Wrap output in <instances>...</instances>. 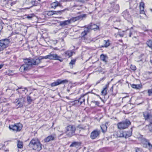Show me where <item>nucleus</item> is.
Instances as JSON below:
<instances>
[{
	"instance_id": "nucleus-18",
	"label": "nucleus",
	"mask_w": 152,
	"mask_h": 152,
	"mask_svg": "<svg viewBox=\"0 0 152 152\" xmlns=\"http://www.w3.org/2000/svg\"><path fill=\"white\" fill-rule=\"evenodd\" d=\"M133 127H131V131H125L124 132V137L125 138H128L130 137L132 135V129Z\"/></svg>"
},
{
	"instance_id": "nucleus-20",
	"label": "nucleus",
	"mask_w": 152,
	"mask_h": 152,
	"mask_svg": "<svg viewBox=\"0 0 152 152\" xmlns=\"http://www.w3.org/2000/svg\"><path fill=\"white\" fill-rule=\"evenodd\" d=\"M73 53H75L74 51L72 50H68L65 52V56H68V57H71Z\"/></svg>"
},
{
	"instance_id": "nucleus-14",
	"label": "nucleus",
	"mask_w": 152,
	"mask_h": 152,
	"mask_svg": "<svg viewBox=\"0 0 152 152\" xmlns=\"http://www.w3.org/2000/svg\"><path fill=\"white\" fill-rule=\"evenodd\" d=\"M87 27L88 28L89 30L90 29H92L95 31L99 29V27L98 26L93 23H91Z\"/></svg>"
},
{
	"instance_id": "nucleus-3",
	"label": "nucleus",
	"mask_w": 152,
	"mask_h": 152,
	"mask_svg": "<svg viewBox=\"0 0 152 152\" xmlns=\"http://www.w3.org/2000/svg\"><path fill=\"white\" fill-rule=\"evenodd\" d=\"M143 115L145 120L150 123V124L145 126L146 129H148L149 131L152 132V115L145 112L143 113Z\"/></svg>"
},
{
	"instance_id": "nucleus-17",
	"label": "nucleus",
	"mask_w": 152,
	"mask_h": 152,
	"mask_svg": "<svg viewBox=\"0 0 152 152\" xmlns=\"http://www.w3.org/2000/svg\"><path fill=\"white\" fill-rule=\"evenodd\" d=\"M81 145V143L76 142H72V144L70 145V147H75L77 148H79Z\"/></svg>"
},
{
	"instance_id": "nucleus-29",
	"label": "nucleus",
	"mask_w": 152,
	"mask_h": 152,
	"mask_svg": "<svg viewBox=\"0 0 152 152\" xmlns=\"http://www.w3.org/2000/svg\"><path fill=\"white\" fill-rule=\"evenodd\" d=\"M107 56L104 54H102L100 56L101 59L104 61L106 62L107 59Z\"/></svg>"
},
{
	"instance_id": "nucleus-43",
	"label": "nucleus",
	"mask_w": 152,
	"mask_h": 152,
	"mask_svg": "<svg viewBox=\"0 0 152 152\" xmlns=\"http://www.w3.org/2000/svg\"><path fill=\"white\" fill-rule=\"evenodd\" d=\"M83 100V102H84L85 101V100H84V98H83V96H81V98L80 99V100Z\"/></svg>"
},
{
	"instance_id": "nucleus-46",
	"label": "nucleus",
	"mask_w": 152,
	"mask_h": 152,
	"mask_svg": "<svg viewBox=\"0 0 152 152\" xmlns=\"http://www.w3.org/2000/svg\"><path fill=\"white\" fill-rule=\"evenodd\" d=\"M119 35L121 37H123V34H119Z\"/></svg>"
},
{
	"instance_id": "nucleus-27",
	"label": "nucleus",
	"mask_w": 152,
	"mask_h": 152,
	"mask_svg": "<svg viewBox=\"0 0 152 152\" xmlns=\"http://www.w3.org/2000/svg\"><path fill=\"white\" fill-rule=\"evenodd\" d=\"M88 28V27L85 28L83 32L81 33V35L83 37L86 35L89 31Z\"/></svg>"
},
{
	"instance_id": "nucleus-33",
	"label": "nucleus",
	"mask_w": 152,
	"mask_h": 152,
	"mask_svg": "<svg viewBox=\"0 0 152 152\" xmlns=\"http://www.w3.org/2000/svg\"><path fill=\"white\" fill-rule=\"evenodd\" d=\"M146 44L148 47L152 49V40H149L147 41L146 42Z\"/></svg>"
},
{
	"instance_id": "nucleus-35",
	"label": "nucleus",
	"mask_w": 152,
	"mask_h": 152,
	"mask_svg": "<svg viewBox=\"0 0 152 152\" xmlns=\"http://www.w3.org/2000/svg\"><path fill=\"white\" fill-rule=\"evenodd\" d=\"M26 88H18L17 90L18 91V92L20 93H22V91H24L25 90H26Z\"/></svg>"
},
{
	"instance_id": "nucleus-5",
	"label": "nucleus",
	"mask_w": 152,
	"mask_h": 152,
	"mask_svg": "<svg viewBox=\"0 0 152 152\" xmlns=\"http://www.w3.org/2000/svg\"><path fill=\"white\" fill-rule=\"evenodd\" d=\"M75 127L72 125H69L66 128V133L69 137H71L75 134Z\"/></svg>"
},
{
	"instance_id": "nucleus-28",
	"label": "nucleus",
	"mask_w": 152,
	"mask_h": 152,
	"mask_svg": "<svg viewBox=\"0 0 152 152\" xmlns=\"http://www.w3.org/2000/svg\"><path fill=\"white\" fill-rule=\"evenodd\" d=\"M117 136L118 137H124V134L123 132L119 131L117 132Z\"/></svg>"
},
{
	"instance_id": "nucleus-16",
	"label": "nucleus",
	"mask_w": 152,
	"mask_h": 152,
	"mask_svg": "<svg viewBox=\"0 0 152 152\" xmlns=\"http://www.w3.org/2000/svg\"><path fill=\"white\" fill-rule=\"evenodd\" d=\"M53 60H58L60 62H62L63 59L60 56H58L56 54H52Z\"/></svg>"
},
{
	"instance_id": "nucleus-9",
	"label": "nucleus",
	"mask_w": 152,
	"mask_h": 152,
	"mask_svg": "<svg viewBox=\"0 0 152 152\" xmlns=\"http://www.w3.org/2000/svg\"><path fill=\"white\" fill-rule=\"evenodd\" d=\"M68 81L67 80H61V79H58L55 82L52 83L51 84L52 87L55 86L62 84L67 83Z\"/></svg>"
},
{
	"instance_id": "nucleus-1",
	"label": "nucleus",
	"mask_w": 152,
	"mask_h": 152,
	"mask_svg": "<svg viewBox=\"0 0 152 152\" xmlns=\"http://www.w3.org/2000/svg\"><path fill=\"white\" fill-rule=\"evenodd\" d=\"M42 59H49L53 60L52 54L44 56L39 57L37 58L34 59L31 58H26L24 60L25 64L22 65L20 68V70L21 72H24L28 70L30 67L33 65H36L39 64L40 60Z\"/></svg>"
},
{
	"instance_id": "nucleus-10",
	"label": "nucleus",
	"mask_w": 152,
	"mask_h": 152,
	"mask_svg": "<svg viewBox=\"0 0 152 152\" xmlns=\"http://www.w3.org/2000/svg\"><path fill=\"white\" fill-rule=\"evenodd\" d=\"M86 14H82L76 17L72 18L69 20L71 23L72 22H74L78 20H82L83 18H86Z\"/></svg>"
},
{
	"instance_id": "nucleus-6",
	"label": "nucleus",
	"mask_w": 152,
	"mask_h": 152,
	"mask_svg": "<svg viewBox=\"0 0 152 152\" xmlns=\"http://www.w3.org/2000/svg\"><path fill=\"white\" fill-rule=\"evenodd\" d=\"M22 128V125L20 123H17L10 125L9 128L14 132H17L20 131Z\"/></svg>"
},
{
	"instance_id": "nucleus-51",
	"label": "nucleus",
	"mask_w": 152,
	"mask_h": 152,
	"mask_svg": "<svg viewBox=\"0 0 152 152\" xmlns=\"http://www.w3.org/2000/svg\"><path fill=\"white\" fill-rule=\"evenodd\" d=\"M121 41L122 42V40H121Z\"/></svg>"
},
{
	"instance_id": "nucleus-37",
	"label": "nucleus",
	"mask_w": 152,
	"mask_h": 152,
	"mask_svg": "<svg viewBox=\"0 0 152 152\" xmlns=\"http://www.w3.org/2000/svg\"><path fill=\"white\" fill-rule=\"evenodd\" d=\"M34 16V15L33 14H30L29 15H28L26 18L28 19H31Z\"/></svg>"
},
{
	"instance_id": "nucleus-11",
	"label": "nucleus",
	"mask_w": 152,
	"mask_h": 152,
	"mask_svg": "<svg viewBox=\"0 0 152 152\" xmlns=\"http://www.w3.org/2000/svg\"><path fill=\"white\" fill-rule=\"evenodd\" d=\"M110 7H112L110 11L113 10L115 13L118 12L119 10V6L118 4L115 3L114 2H112L110 3Z\"/></svg>"
},
{
	"instance_id": "nucleus-49",
	"label": "nucleus",
	"mask_w": 152,
	"mask_h": 152,
	"mask_svg": "<svg viewBox=\"0 0 152 152\" xmlns=\"http://www.w3.org/2000/svg\"><path fill=\"white\" fill-rule=\"evenodd\" d=\"M77 74V72H75L73 73L75 75Z\"/></svg>"
},
{
	"instance_id": "nucleus-30",
	"label": "nucleus",
	"mask_w": 152,
	"mask_h": 152,
	"mask_svg": "<svg viewBox=\"0 0 152 152\" xmlns=\"http://www.w3.org/2000/svg\"><path fill=\"white\" fill-rule=\"evenodd\" d=\"M76 60L75 59H73L71 60L70 62L69 63V65L71 68L73 67V65L75 64L76 62Z\"/></svg>"
},
{
	"instance_id": "nucleus-47",
	"label": "nucleus",
	"mask_w": 152,
	"mask_h": 152,
	"mask_svg": "<svg viewBox=\"0 0 152 152\" xmlns=\"http://www.w3.org/2000/svg\"><path fill=\"white\" fill-rule=\"evenodd\" d=\"M151 63V64H152V60H150Z\"/></svg>"
},
{
	"instance_id": "nucleus-7",
	"label": "nucleus",
	"mask_w": 152,
	"mask_h": 152,
	"mask_svg": "<svg viewBox=\"0 0 152 152\" xmlns=\"http://www.w3.org/2000/svg\"><path fill=\"white\" fill-rule=\"evenodd\" d=\"M9 39H5L0 40V51H1L7 48L10 43Z\"/></svg>"
},
{
	"instance_id": "nucleus-34",
	"label": "nucleus",
	"mask_w": 152,
	"mask_h": 152,
	"mask_svg": "<svg viewBox=\"0 0 152 152\" xmlns=\"http://www.w3.org/2000/svg\"><path fill=\"white\" fill-rule=\"evenodd\" d=\"M104 46L105 47H108L110 45L109 41L107 40H104Z\"/></svg>"
},
{
	"instance_id": "nucleus-36",
	"label": "nucleus",
	"mask_w": 152,
	"mask_h": 152,
	"mask_svg": "<svg viewBox=\"0 0 152 152\" xmlns=\"http://www.w3.org/2000/svg\"><path fill=\"white\" fill-rule=\"evenodd\" d=\"M102 95L104 96L105 95L107 94V88H105L101 92Z\"/></svg>"
},
{
	"instance_id": "nucleus-21",
	"label": "nucleus",
	"mask_w": 152,
	"mask_h": 152,
	"mask_svg": "<svg viewBox=\"0 0 152 152\" xmlns=\"http://www.w3.org/2000/svg\"><path fill=\"white\" fill-rule=\"evenodd\" d=\"M58 6H60V4L58 1L53 2L51 4V7L52 8L55 9Z\"/></svg>"
},
{
	"instance_id": "nucleus-24",
	"label": "nucleus",
	"mask_w": 152,
	"mask_h": 152,
	"mask_svg": "<svg viewBox=\"0 0 152 152\" xmlns=\"http://www.w3.org/2000/svg\"><path fill=\"white\" fill-rule=\"evenodd\" d=\"M70 23L69 20H68L61 22L60 23V25L61 26H64L66 25H68Z\"/></svg>"
},
{
	"instance_id": "nucleus-8",
	"label": "nucleus",
	"mask_w": 152,
	"mask_h": 152,
	"mask_svg": "<svg viewBox=\"0 0 152 152\" xmlns=\"http://www.w3.org/2000/svg\"><path fill=\"white\" fill-rule=\"evenodd\" d=\"M24 99L23 97H21L15 100V103L16 105L17 108L22 107L23 106L24 104Z\"/></svg>"
},
{
	"instance_id": "nucleus-44",
	"label": "nucleus",
	"mask_w": 152,
	"mask_h": 152,
	"mask_svg": "<svg viewBox=\"0 0 152 152\" xmlns=\"http://www.w3.org/2000/svg\"><path fill=\"white\" fill-rule=\"evenodd\" d=\"M3 66V64H1L0 65V69H1Z\"/></svg>"
},
{
	"instance_id": "nucleus-32",
	"label": "nucleus",
	"mask_w": 152,
	"mask_h": 152,
	"mask_svg": "<svg viewBox=\"0 0 152 152\" xmlns=\"http://www.w3.org/2000/svg\"><path fill=\"white\" fill-rule=\"evenodd\" d=\"M146 143L147 144L146 145L145 147L148 148L149 149H151L152 148V145H151L150 142H148L147 140H145Z\"/></svg>"
},
{
	"instance_id": "nucleus-4",
	"label": "nucleus",
	"mask_w": 152,
	"mask_h": 152,
	"mask_svg": "<svg viewBox=\"0 0 152 152\" xmlns=\"http://www.w3.org/2000/svg\"><path fill=\"white\" fill-rule=\"evenodd\" d=\"M130 121L126 119L125 121L119 122L117 124L118 128L120 129H124L127 128L131 125Z\"/></svg>"
},
{
	"instance_id": "nucleus-23",
	"label": "nucleus",
	"mask_w": 152,
	"mask_h": 152,
	"mask_svg": "<svg viewBox=\"0 0 152 152\" xmlns=\"http://www.w3.org/2000/svg\"><path fill=\"white\" fill-rule=\"evenodd\" d=\"M131 87L133 88L137 89H139L142 88V86L141 84L136 85L133 84L131 85Z\"/></svg>"
},
{
	"instance_id": "nucleus-2",
	"label": "nucleus",
	"mask_w": 152,
	"mask_h": 152,
	"mask_svg": "<svg viewBox=\"0 0 152 152\" xmlns=\"http://www.w3.org/2000/svg\"><path fill=\"white\" fill-rule=\"evenodd\" d=\"M42 144L37 138H33L30 142L28 146L33 150L40 151L42 148Z\"/></svg>"
},
{
	"instance_id": "nucleus-31",
	"label": "nucleus",
	"mask_w": 152,
	"mask_h": 152,
	"mask_svg": "<svg viewBox=\"0 0 152 152\" xmlns=\"http://www.w3.org/2000/svg\"><path fill=\"white\" fill-rule=\"evenodd\" d=\"M23 143L22 142L20 141H18L17 143L18 148H23Z\"/></svg>"
},
{
	"instance_id": "nucleus-38",
	"label": "nucleus",
	"mask_w": 152,
	"mask_h": 152,
	"mask_svg": "<svg viewBox=\"0 0 152 152\" xmlns=\"http://www.w3.org/2000/svg\"><path fill=\"white\" fill-rule=\"evenodd\" d=\"M148 95L150 96L152 95V88L148 90Z\"/></svg>"
},
{
	"instance_id": "nucleus-12",
	"label": "nucleus",
	"mask_w": 152,
	"mask_h": 152,
	"mask_svg": "<svg viewBox=\"0 0 152 152\" xmlns=\"http://www.w3.org/2000/svg\"><path fill=\"white\" fill-rule=\"evenodd\" d=\"M100 131L96 130L93 131L91 133L90 137L92 139H94L99 137L100 134Z\"/></svg>"
},
{
	"instance_id": "nucleus-13",
	"label": "nucleus",
	"mask_w": 152,
	"mask_h": 152,
	"mask_svg": "<svg viewBox=\"0 0 152 152\" xmlns=\"http://www.w3.org/2000/svg\"><path fill=\"white\" fill-rule=\"evenodd\" d=\"M122 15L125 19L129 21L131 20V16L127 10H125L123 12Z\"/></svg>"
},
{
	"instance_id": "nucleus-40",
	"label": "nucleus",
	"mask_w": 152,
	"mask_h": 152,
	"mask_svg": "<svg viewBox=\"0 0 152 152\" xmlns=\"http://www.w3.org/2000/svg\"><path fill=\"white\" fill-rule=\"evenodd\" d=\"M130 68L132 70H135L136 69V67L134 65H131Z\"/></svg>"
},
{
	"instance_id": "nucleus-39",
	"label": "nucleus",
	"mask_w": 152,
	"mask_h": 152,
	"mask_svg": "<svg viewBox=\"0 0 152 152\" xmlns=\"http://www.w3.org/2000/svg\"><path fill=\"white\" fill-rule=\"evenodd\" d=\"M27 101L28 102H30L32 101L31 97L29 96H28L27 97Z\"/></svg>"
},
{
	"instance_id": "nucleus-48",
	"label": "nucleus",
	"mask_w": 152,
	"mask_h": 152,
	"mask_svg": "<svg viewBox=\"0 0 152 152\" xmlns=\"http://www.w3.org/2000/svg\"><path fill=\"white\" fill-rule=\"evenodd\" d=\"M13 4V2L11 3V6H12Z\"/></svg>"
},
{
	"instance_id": "nucleus-50",
	"label": "nucleus",
	"mask_w": 152,
	"mask_h": 152,
	"mask_svg": "<svg viewBox=\"0 0 152 152\" xmlns=\"http://www.w3.org/2000/svg\"><path fill=\"white\" fill-rule=\"evenodd\" d=\"M29 8H26V9H29Z\"/></svg>"
},
{
	"instance_id": "nucleus-41",
	"label": "nucleus",
	"mask_w": 152,
	"mask_h": 152,
	"mask_svg": "<svg viewBox=\"0 0 152 152\" xmlns=\"http://www.w3.org/2000/svg\"><path fill=\"white\" fill-rule=\"evenodd\" d=\"M136 152H142V150L140 148H137L135 149Z\"/></svg>"
},
{
	"instance_id": "nucleus-45",
	"label": "nucleus",
	"mask_w": 152,
	"mask_h": 152,
	"mask_svg": "<svg viewBox=\"0 0 152 152\" xmlns=\"http://www.w3.org/2000/svg\"><path fill=\"white\" fill-rule=\"evenodd\" d=\"M132 34L131 33V32H130L129 35V37H131V35Z\"/></svg>"
},
{
	"instance_id": "nucleus-19",
	"label": "nucleus",
	"mask_w": 152,
	"mask_h": 152,
	"mask_svg": "<svg viewBox=\"0 0 152 152\" xmlns=\"http://www.w3.org/2000/svg\"><path fill=\"white\" fill-rule=\"evenodd\" d=\"M55 136L50 135L48 136L44 139V141L45 142H48L50 141L53 140H54Z\"/></svg>"
},
{
	"instance_id": "nucleus-15",
	"label": "nucleus",
	"mask_w": 152,
	"mask_h": 152,
	"mask_svg": "<svg viewBox=\"0 0 152 152\" xmlns=\"http://www.w3.org/2000/svg\"><path fill=\"white\" fill-rule=\"evenodd\" d=\"M140 14H143L145 16L146 15L145 13L144 4L143 2H141L140 4Z\"/></svg>"
},
{
	"instance_id": "nucleus-22",
	"label": "nucleus",
	"mask_w": 152,
	"mask_h": 152,
	"mask_svg": "<svg viewBox=\"0 0 152 152\" xmlns=\"http://www.w3.org/2000/svg\"><path fill=\"white\" fill-rule=\"evenodd\" d=\"M60 11H50L48 12L47 15L48 16H51L53 14H57L58 13L60 12Z\"/></svg>"
},
{
	"instance_id": "nucleus-26",
	"label": "nucleus",
	"mask_w": 152,
	"mask_h": 152,
	"mask_svg": "<svg viewBox=\"0 0 152 152\" xmlns=\"http://www.w3.org/2000/svg\"><path fill=\"white\" fill-rule=\"evenodd\" d=\"M88 127V125L87 124L86 125H79L77 128H79L80 129H87V128Z\"/></svg>"
},
{
	"instance_id": "nucleus-42",
	"label": "nucleus",
	"mask_w": 152,
	"mask_h": 152,
	"mask_svg": "<svg viewBox=\"0 0 152 152\" xmlns=\"http://www.w3.org/2000/svg\"><path fill=\"white\" fill-rule=\"evenodd\" d=\"M31 4L33 5H36L35 4H37V3L36 1H32L31 2Z\"/></svg>"
},
{
	"instance_id": "nucleus-25",
	"label": "nucleus",
	"mask_w": 152,
	"mask_h": 152,
	"mask_svg": "<svg viewBox=\"0 0 152 152\" xmlns=\"http://www.w3.org/2000/svg\"><path fill=\"white\" fill-rule=\"evenodd\" d=\"M100 127L102 132L104 133L106 131L107 127L106 124H103L101 125Z\"/></svg>"
}]
</instances>
